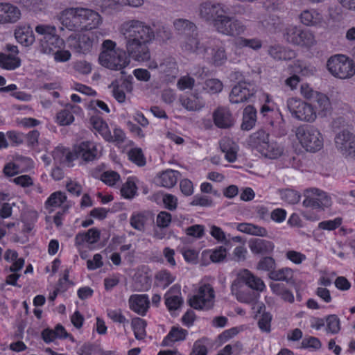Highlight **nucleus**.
<instances>
[{"label": "nucleus", "instance_id": "obj_36", "mask_svg": "<svg viewBox=\"0 0 355 355\" xmlns=\"http://www.w3.org/2000/svg\"><path fill=\"white\" fill-rule=\"evenodd\" d=\"M187 334V331L182 328L173 327L168 335L164 338L162 345L171 346L175 342L184 340Z\"/></svg>", "mask_w": 355, "mask_h": 355}, {"label": "nucleus", "instance_id": "obj_8", "mask_svg": "<svg viewBox=\"0 0 355 355\" xmlns=\"http://www.w3.org/2000/svg\"><path fill=\"white\" fill-rule=\"evenodd\" d=\"M214 27L218 33L229 36H238L243 34L246 29L241 21L225 14L214 20Z\"/></svg>", "mask_w": 355, "mask_h": 355}, {"label": "nucleus", "instance_id": "obj_43", "mask_svg": "<svg viewBox=\"0 0 355 355\" xmlns=\"http://www.w3.org/2000/svg\"><path fill=\"white\" fill-rule=\"evenodd\" d=\"M150 216V214L146 212L133 214L130 218V223L134 229L144 232Z\"/></svg>", "mask_w": 355, "mask_h": 355}, {"label": "nucleus", "instance_id": "obj_1", "mask_svg": "<svg viewBox=\"0 0 355 355\" xmlns=\"http://www.w3.org/2000/svg\"><path fill=\"white\" fill-rule=\"evenodd\" d=\"M121 33L129 57L137 62L150 58L148 45L154 40L155 32L149 24L139 20H130L122 25Z\"/></svg>", "mask_w": 355, "mask_h": 355}, {"label": "nucleus", "instance_id": "obj_16", "mask_svg": "<svg viewBox=\"0 0 355 355\" xmlns=\"http://www.w3.org/2000/svg\"><path fill=\"white\" fill-rule=\"evenodd\" d=\"M80 12H81L82 31L96 28L102 23L101 15L95 10L81 7Z\"/></svg>", "mask_w": 355, "mask_h": 355}, {"label": "nucleus", "instance_id": "obj_50", "mask_svg": "<svg viewBox=\"0 0 355 355\" xmlns=\"http://www.w3.org/2000/svg\"><path fill=\"white\" fill-rule=\"evenodd\" d=\"M221 44L222 42L217 38L208 37H202L200 47H203L205 49V51H199V54L205 56V55L208 53L209 49H211V51L213 52L220 45H221Z\"/></svg>", "mask_w": 355, "mask_h": 355}, {"label": "nucleus", "instance_id": "obj_9", "mask_svg": "<svg viewBox=\"0 0 355 355\" xmlns=\"http://www.w3.org/2000/svg\"><path fill=\"white\" fill-rule=\"evenodd\" d=\"M302 204L307 208L324 210L331 206L332 201L327 193L318 189L312 188L307 190V194Z\"/></svg>", "mask_w": 355, "mask_h": 355}, {"label": "nucleus", "instance_id": "obj_30", "mask_svg": "<svg viewBox=\"0 0 355 355\" xmlns=\"http://www.w3.org/2000/svg\"><path fill=\"white\" fill-rule=\"evenodd\" d=\"M73 149L70 150L64 146H58L52 152V157L56 163L66 164L68 166L75 160Z\"/></svg>", "mask_w": 355, "mask_h": 355}, {"label": "nucleus", "instance_id": "obj_44", "mask_svg": "<svg viewBox=\"0 0 355 355\" xmlns=\"http://www.w3.org/2000/svg\"><path fill=\"white\" fill-rule=\"evenodd\" d=\"M35 30L39 42L49 37L57 35L55 26L50 24H39L35 27Z\"/></svg>", "mask_w": 355, "mask_h": 355}, {"label": "nucleus", "instance_id": "obj_33", "mask_svg": "<svg viewBox=\"0 0 355 355\" xmlns=\"http://www.w3.org/2000/svg\"><path fill=\"white\" fill-rule=\"evenodd\" d=\"M40 51L44 53L50 54L56 49H61L64 45V40L57 34L49 37L39 42Z\"/></svg>", "mask_w": 355, "mask_h": 355}, {"label": "nucleus", "instance_id": "obj_12", "mask_svg": "<svg viewBox=\"0 0 355 355\" xmlns=\"http://www.w3.org/2000/svg\"><path fill=\"white\" fill-rule=\"evenodd\" d=\"M338 150L345 157H355V135L347 130L338 132L334 139Z\"/></svg>", "mask_w": 355, "mask_h": 355}, {"label": "nucleus", "instance_id": "obj_20", "mask_svg": "<svg viewBox=\"0 0 355 355\" xmlns=\"http://www.w3.org/2000/svg\"><path fill=\"white\" fill-rule=\"evenodd\" d=\"M235 281H240L241 284H245L249 288L261 292L265 288V284L263 281L254 275L250 270L245 269L241 271L239 274L238 279Z\"/></svg>", "mask_w": 355, "mask_h": 355}, {"label": "nucleus", "instance_id": "obj_26", "mask_svg": "<svg viewBox=\"0 0 355 355\" xmlns=\"http://www.w3.org/2000/svg\"><path fill=\"white\" fill-rule=\"evenodd\" d=\"M269 137L268 132L263 129H259L250 136L248 144L252 149L261 153L263 150L266 144L270 140Z\"/></svg>", "mask_w": 355, "mask_h": 355}, {"label": "nucleus", "instance_id": "obj_56", "mask_svg": "<svg viewBox=\"0 0 355 355\" xmlns=\"http://www.w3.org/2000/svg\"><path fill=\"white\" fill-rule=\"evenodd\" d=\"M272 315L263 311L258 320V327L262 332L270 333L271 331Z\"/></svg>", "mask_w": 355, "mask_h": 355}, {"label": "nucleus", "instance_id": "obj_58", "mask_svg": "<svg viewBox=\"0 0 355 355\" xmlns=\"http://www.w3.org/2000/svg\"><path fill=\"white\" fill-rule=\"evenodd\" d=\"M56 121L60 125H68L73 123L74 117L71 111L64 109L57 114Z\"/></svg>", "mask_w": 355, "mask_h": 355}, {"label": "nucleus", "instance_id": "obj_47", "mask_svg": "<svg viewBox=\"0 0 355 355\" xmlns=\"http://www.w3.org/2000/svg\"><path fill=\"white\" fill-rule=\"evenodd\" d=\"M300 28L301 27L296 25H288L283 30L282 36L284 40L287 43L295 46Z\"/></svg>", "mask_w": 355, "mask_h": 355}, {"label": "nucleus", "instance_id": "obj_45", "mask_svg": "<svg viewBox=\"0 0 355 355\" xmlns=\"http://www.w3.org/2000/svg\"><path fill=\"white\" fill-rule=\"evenodd\" d=\"M94 128L97 130L105 140H112V133L106 122L96 117L91 119Z\"/></svg>", "mask_w": 355, "mask_h": 355}, {"label": "nucleus", "instance_id": "obj_5", "mask_svg": "<svg viewBox=\"0 0 355 355\" xmlns=\"http://www.w3.org/2000/svg\"><path fill=\"white\" fill-rule=\"evenodd\" d=\"M328 71L335 77L345 79L355 74V64L344 55L331 57L327 63Z\"/></svg>", "mask_w": 355, "mask_h": 355}, {"label": "nucleus", "instance_id": "obj_53", "mask_svg": "<svg viewBox=\"0 0 355 355\" xmlns=\"http://www.w3.org/2000/svg\"><path fill=\"white\" fill-rule=\"evenodd\" d=\"M209 340L207 338H202L194 342L189 355H207V345Z\"/></svg>", "mask_w": 355, "mask_h": 355}, {"label": "nucleus", "instance_id": "obj_11", "mask_svg": "<svg viewBox=\"0 0 355 355\" xmlns=\"http://www.w3.org/2000/svg\"><path fill=\"white\" fill-rule=\"evenodd\" d=\"M81 7L67 8L60 12L59 20L62 26L71 31H82Z\"/></svg>", "mask_w": 355, "mask_h": 355}, {"label": "nucleus", "instance_id": "obj_10", "mask_svg": "<svg viewBox=\"0 0 355 355\" xmlns=\"http://www.w3.org/2000/svg\"><path fill=\"white\" fill-rule=\"evenodd\" d=\"M214 291L209 284H204L199 288L197 295L189 300V304L195 309H211L214 305Z\"/></svg>", "mask_w": 355, "mask_h": 355}, {"label": "nucleus", "instance_id": "obj_7", "mask_svg": "<svg viewBox=\"0 0 355 355\" xmlns=\"http://www.w3.org/2000/svg\"><path fill=\"white\" fill-rule=\"evenodd\" d=\"M287 108L295 119L309 123L315 121L317 111L312 105L295 98H288Z\"/></svg>", "mask_w": 355, "mask_h": 355}, {"label": "nucleus", "instance_id": "obj_64", "mask_svg": "<svg viewBox=\"0 0 355 355\" xmlns=\"http://www.w3.org/2000/svg\"><path fill=\"white\" fill-rule=\"evenodd\" d=\"M128 156L129 159L138 166H142L146 164L145 158L140 148H133L130 150Z\"/></svg>", "mask_w": 355, "mask_h": 355}, {"label": "nucleus", "instance_id": "obj_41", "mask_svg": "<svg viewBox=\"0 0 355 355\" xmlns=\"http://www.w3.org/2000/svg\"><path fill=\"white\" fill-rule=\"evenodd\" d=\"M260 153L269 159H277L283 153V148L277 142L269 140Z\"/></svg>", "mask_w": 355, "mask_h": 355}, {"label": "nucleus", "instance_id": "obj_40", "mask_svg": "<svg viewBox=\"0 0 355 355\" xmlns=\"http://www.w3.org/2000/svg\"><path fill=\"white\" fill-rule=\"evenodd\" d=\"M257 120V112L254 107L247 106L243 110V123L241 128L245 130H251L255 125Z\"/></svg>", "mask_w": 355, "mask_h": 355}, {"label": "nucleus", "instance_id": "obj_35", "mask_svg": "<svg viewBox=\"0 0 355 355\" xmlns=\"http://www.w3.org/2000/svg\"><path fill=\"white\" fill-rule=\"evenodd\" d=\"M313 101L316 103L315 107L319 116L321 117H325L331 114L332 109L331 104L327 95L319 93L318 94H316V97Z\"/></svg>", "mask_w": 355, "mask_h": 355}, {"label": "nucleus", "instance_id": "obj_21", "mask_svg": "<svg viewBox=\"0 0 355 355\" xmlns=\"http://www.w3.org/2000/svg\"><path fill=\"white\" fill-rule=\"evenodd\" d=\"M128 303L132 311L142 316L146 315L150 305L146 295H132L129 298Z\"/></svg>", "mask_w": 355, "mask_h": 355}, {"label": "nucleus", "instance_id": "obj_2", "mask_svg": "<svg viewBox=\"0 0 355 355\" xmlns=\"http://www.w3.org/2000/svg\"><path fill=\"white\" fill-rule=\"evenodd\" d=\"M103 51L99 55L100 64L111 70H121L130 63L129 55L119 48H116V43L110 40H105L102 44Z\"/></svg>", "mask_w": 355, "mask_h": 355}, {"label": "nucleus", "instance_id": "obj_60", "mask_svg": "<svg viewBox=\"0 0 355 355\" xmlns=\"http://www.w3.org/2000/svg\"><path fill=\"white\" fill-rule=\"evenodd\" d=\"M223 87L222 82L216 78L208 79L205 83V89L211 94L220 92L223 89Z\"/></svg>", "mask_w": 355, "mask_h": 355}, {"label": "nucleus", "instance_id": "obj_42", "mask_svg": "<svg viewBox=\"0 0 355 355\" xmlns=\"http://www.w3.org/2000/svg\"><path fill=\"white\" fill-rule=\"evenodd\" d=\"M236 228L243 233L259 236H266L268 233L264 227L252 223H239Z\"/></svg>", "mask_w": 355, "mask_h": 355}, {"label": "nucleus", "instance_id": "obj_34", "mask_svg": "<svg viewBox=\"0 0 355 355\" xmlns=\"http://www.w3.org/2000/svg\"><path fill=\"white\" fill-rule=\"evenodd\" d=\"M258 26L261 28L275 31L280 23L279 18L276 15H259L257 17Z\"/></svg>", "mask_w": 355, "mask_h": 355}, {"label": "nucleus", "instance_id": "obj_6", "mask_svg": "<svg viewBox=\"0 0 355 355\" xmlns=\"http://www.w3.org/2000/svg\"><path fill=\"white\" fill-rule=\"evenodd\" d=\"M67 42L73 52L86 55L92 52L93 47L97 44L98 40L94 33H76L71 35Z\"/></svg>", "mask_w": 355, "mask_h": 355}, {"label": "nucleus", "instance_id": "obj_61", "mask_svg": "<svg viewBox=\"0 0 355 355\" xmlns=\"http://www.w3.org/2000/svg\"><path fill=\"white\" fill-rule=\"evenodd\" d=\"M294 69L297 73H300L303 76H309L313 74L315 69V67L308 65L302 61L297 60L294 63Z\"/></svg>", "mask_w": 355, "mask_h": 355}, {"label": "nucleus", "instance_id": "obj_3", "mask_svg": "<svg viewBox=\"0 0 355 355\" xmlns=\"http://www.w3.org/2000/svg\"><path fill=\"white\" fill-rule=\"evenodd\" d=\"M295 132L300 144L306 151L315 153L323 147L322 135L313 125H301L296 128Z\"/></svg>", "mask_w": 355, "mask_h": 355}, {"label": "nucleus", "instance_id": "obj_23", "mask_svg": "<svg viewBox=\"0 0 355 355\" xmlns=\"http://www.w3.org/2000/svg\"><path fill=\"white\" fill-rule=\"evenodd\" d=\"M173 26L180 40L191 34H196L198 31L196 25L187 19L179 18L175 19Z\"/></svg>", "mask_w": 355, "mask_h": 355}, {"label": "nucleus", "instance_id": "obj_48", "mask_svg": "<svg viewBox=\"0 0 355 355\" xmlns=\"http://www.w3.org/2000/svg\"><path fill=\"white\" fill-rule=\"evenodd\" d=\"M20 65L19 58L12 55L0 54V67L7 70H14Z\"/></svg>", "mask_w": 355, "mask_h": 355}, {"label": "nucleus", "instance_id": "obj_29", "mask_svg": "<svg viewBox=\"0 0 355 355\" xmlns=\"http://www.w3.org/2000/svg\"><path fill=\"white\" fill-rule=\"evenodd\" d=\"M15 37L21 44L28 46L35 41L33 31L30 26H19L15 31Z\"/></svg>", "mask_w": 355, "mask_h": 355}, {"label": "nucleus", "instance_id": "obj_24", "mask_svg": "<svg viewBox=\"0 0 355 355\" xmlns=\"http://www.w3.org/2000/svg\"><path fill=\"white\" fill-rule=\"evenodd\" d=\"M201 38H199L198 31L196 34H191L180 40V46L183 51L189 53L199 54V51H204L203 47H200Z\"/></svg>", "mask_w": 355, "mask_h": 355}, {"label": "nucleus", "instance_id": "obj_18", "mask_svg": "<svg viewBox=\"0 0 355 355\" xmlns=\"http://www.w3.org/2000/svg\"><path fill=\"white\" fill-rule=\"evenodd\" d=\"M299 18L300 22L306 26L320 28L325 24L322 13L313 8L303 10Z\"/></svg>", "mask_w": 355, "mask_h": 355}, {"label": "nucleus", "instance_id": "obj_38", "mask_svg": "<svg viewBox=\"0 0 355 355\" xmlns=\"http://www.w3.org/2000/svg\"><path fill=\"white\" fill-rule=\"evenodd\" d=\"M295 46L309 49L316 44V40L313 33L307 29L300 28Z\"/></svg>", "mask_w": 355, "mask_h": 355}, {"label": "nucleus", "instance_id": "obj_22", "mask_svg": "<svg viewBox=\"0 0 355 355\" xmlns=\"http://www.w3.org/2000/svg\"><path fill=\"white\" fill-rule=\"evenodd\" d=\"M165 304L169 311H175L180 307L183 302L181 297L180 286L173 285L165 294Z\"/></svg>", "mask_w": 355, "mask_h": 355}, {"label": "nucleus", "instance_id": "obj_49", "mask_svg": "<svg viewBox=\"0 0 355 355\" xmlns=\"http://www.w3.org/2000/svg\"><path fill=\"white\" fill-rule=\"evenodd\" d=\"M131 324L135 338L137 340L144 339L146 335V321L140 318H135L132 319Z\"/></svg>", "mask_w": 355, "mask_h": 355}, {"label": "nucleus", "instance_id": "obj_52", "mask_svg": "<svg viewBox=\"0 0 355 355\" xmlns=\"http://www.w3.org/2000/svg\"><path fill=\"white\" fill-rule=\"evenodd\" d=\"M270 279L275 281H285L288 282L293 278V270L288 268H283L278 270L270 272Z\"/></svg>", "mask_w": 355, "mask_h": 355}, {"label": "nucleus", "instance_id": "obj_17", "mask_svg": "<svg viewBox=\"0 0 355 355\" xmlns=\"http://www.w3.org/2000/svg\"><path fill=\"white\" fill-rule=\"evenodd\" d=\"M155 68H158L159 72L163 75L165 81L172 82L178 76L179 70L175 58L168 57L165 58L159 66L155 65Z\"/></svg>", "mask_w": 355, "mask_h": 355}, {"label": "nucleus", "instance_id": "obj_28", "mask_svg": "<svg viewBox=\"0 0 355 355\" xmlns=\"http://www.w3.org/2000/svg\"><path fill=\"white\" fill-rule=\"evenodd\" d=\"M274 244L270 241L261 239H253L249 241L251 252L256 254H267L272 252Z\"/></svg>", "mask_w": 355, "mask_h": 355}, {"label": "nucleus", "instance_id": "obj_32", "mask_svg": "<svg viewBox=\"0 0 355 355\" xmlns=\"http://www.w3.org/2000/svg\"><path fill=\"white\" fill-rule=\"evenodd\" d=\"M268 54L277 60H291L295 57V52L289 49H287L280 44H274L268 47Z\"/></svg>", "mask_w": 355, "mask_h": 355}, {"label": "nucleus", "instance_id": "obj_39", "mask_svg": "<svg viewBox=\"0 0 355 355\" xmlns=\"http://www.w3.org/2000/svg\"><path fill=\"white\" fill-rule=\"evenodd\" d=\"M181 105L189 111H198L202 108L205 103L197 95H191L180 98Z\"/></svg>", "mask_w": 355, "mask_h": 355}, {"label": "nucleus", "instance_id": "obj_55", "mask_svg": "<svg viewBox=\"0 0 355 355\" xmlns=\"http://www.w3.org/2000/svg\"><path fill=\"white\" fill-rule=\"evenodd\" d=\"M227 58L224 47L220 45L212 52L211 62L215 66H221L227 60Z\"/></svg>", "mask_w": 355, "mask_h": 355}, {"label": "nucleus", "instance_id": "obj_4", "mask_svg": "<svg viewBox=\"0 0 355 355\" xmlns=\"http://www.w3.org/2000/svg\"><path fill=\"white\" fill-rule=\"evenodd\" d=\"M75 160L80 159L82 165L98 160L102 155V146L93 141H83L73 146Z\"/></svg>", "mask_w": 355, "mask_h": 355}, {"label": "nucleus", "instance_id": "obj_19", "mask_svg": "<svg viewBox=\"0 0 355 355\" xmlns=\"http://www.w3.org/2000/svg\"><path fill=\"white\" fill-rule=\"evenodd\" d=\"M214 124L219 128H229L234 123V119L230 110L225 107H219L213 112Z\"/></svg>", "mask_w": 355, "mask_h": 355}, {"label": "nucleus", "instance_id": "obj_51", "mask_svg": "<svg viewBox=\"0 0 355 355\" xmlns=\"http://www.w3.org/2000/svg\"><path fill=\"white\" fill-rule=\"evenodd\" d=\"M67 197L64 193L61 191H56L53 193L45 202V208L49 209L61 206V205L66 200Z\"/></svg>", "mask_w": 355, "mask_h": 355}, {"label": "nucleus", "instance_id": "obj_15", "mask_svg": "<svg viewBox=\"0 0 355 355\" xmlns=\"http://www.w3.org/2000/svg\"><path fill=\"white\" fill-rule=\"evenodd\" d=\"M21 15L17 6L10 3H0V24H15Z\"/></svg>", "mask_w": 355, "mask_h": 355}, {"label": "nucleus", "instance_id": "obj_57", "mask_svg": "<svg viewBox=\"0 0 355 355\" xmlns=\"http://www.w3.org/2000/svg\"><path fill=\"white\" fill-rule=\"evenodd\" d=\"M281 198L289 204H296L300 201V195L293 189H284L280 191Z\"/></svg>", "mask_w": 355, "mask_h": 355}, {"label": "nucleus", "instance_id": "obj_59", "mask_svg": "<svg viewBox=\"0 0 355 355\" xmlns=\"http://www.w3.org/2000/svg\"><path fill=\"white\" fill-rule=\"evenodd\" d=\"M327 327L326 331L327 333L335 334L340 331V320L336 315H330L327 318Z\"/></svg>", "mask_w": 355, "mask_h": 355}, {"label": "nucleus", "instance_id": "obj_37", "mask_svg": "<svg viewBox=\"0 0 355 355\" xmlns=\"http://www.w3.org/2000/svg\"><path fill=\"white\" fill-rule=\"evenodd\" d=\"M100 238V231L96 228H91L85 233H78L75 238L76 245H81L87 242L90 244L96 243Z\"/></svg>", "mask_w": 355, "mask_h": 355}, {"label": "nucleus", "instance_id": "obj_27", "mask_svg": "<svg viewBox=\"0 0 355 355\" xmlns=\"http://www.w3.org/2000/svg\"><path fill=\"white\" fill-rule=\"evenodd\" d=\"M180 175V173L178 171L168 169L157 177L156 182L161 187L170 189L176 184Z\"/></svg>", "mask_w": 355, "mask_h": 355}, {"label": "nucleus", "instance_id": "obj_63", "mask_svg": "<svg viewBox=\"0 0 355 355\" xmlns=\"http://www.w3.org/2000/svg\"><path fill=\"white\" fill-rule=\"evenodd\" d=\"M155 278L162 284L164 288L175 281V277L173 276L170 272L166 270L159 271L156 274Z\"/></svg>", "mask_w": 355, "mask_h": 355}, {"label": "nucleus", "instance_id": "obj_25", "mask_svg": "<svg viewBox=\"0 0 355 355\" xmlns=\"http://www.w3.org/2000/svg\"><path fill=\"white\" fill-rule=\"evenodd\" d=\"M231 292L235 295L236 300L242 303L250 304L253 302L256 298L254 293L249 291H245L243 286L240 281H234L231 286Z\"/></svg>", "mask_w": 355, "mask_h": 355}, {"label": "nucleus", "instance_id": "obj_13", "mask_svg": "<svg viewBox=\"0 0 355 355\" xmlns=\"http://www.w3.org/2000/svg\"><path fill=\"white\" fill-rule=\"evenodd\" d=\"M228 9L222 3H212L205 1L200 4L198 10L199 17L205 21H213L219 18L220 15L227 14Z\"/></svg>", "mask_w": 355, "mask_h": 355}, {"label": "nucleus", "instance_id": "obj_31", "mask_svg": "<svg viewBox=\"0 0 355 355\" xmlns=\"http://www.w3.org/2000/svg\"><path fill=\"white\" fill-rule=\"evenodd\" d=\"M220 147L229 162H234L236 160L239 146L234 141L230 138H223L220 141Z\"/></svg>", "mask_w": 355, "mask_h": 355}, {"label": "nucleus", "instance_id": "obj_46", "mask_svg": "<svg viewBox=\"0 0 355 355\" xmlns=\"http://www.w3.org/2000/svg\"><path fill=\"white\" fill-rule=\"evenodd\" d=\"M272 291L282 297L286 302L292 303L294 302L293 294L288 290L284 284L282 283H273L270 284Z\"/></svg>", "mask_w": 355, "mask_h": 355}, {"label": "nucleus", "instance_id": "obj_54", "mask_svg": "<svg viewBox=\"0 0 355 355\" xmlns=\"http://www.w3.org/2000/svg\"><path fill=\"white\" fill-rule=\"evenodd\" d=\"M322 347L320 340L314 336H305L301 342V348L317 351Z\"/></svg>", "mask_w": 355, "mask_h": 355}, {"label": "nucleus", "instance_id": "obj_62", "mask_svg": "<svg viewBox=\"0 0 355 355\" xmlns=\"http://www.w3.org/2000/svg\"><path fill=\"white\" fill-rule=\"evenodd\" d=\"M137 191V187L134 182L128 180L121 187V195L125 198H132Z\"/></svg>", "mask_w": 355, "mask_h": 355}, {"label": "nucleus", "instance_id": "obj_14", "mask_svg": "<svg viewBox=\"0 0 355 355\" xmlns=\"http://www.w3.org/2000/svg\"><path fill=\"white\" fill-rule=\"evenodd\" d=\"M254 94V89L250 83H239L232 88L230 94V101L234 104L243 103L247 101Z\"/></svg>", "mask_w": 355, "mask_h": 355}]
</instances>
